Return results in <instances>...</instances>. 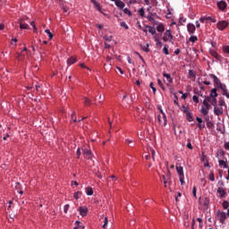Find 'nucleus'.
<instances>
[{"label":"nucleus","instance_id":"f257e3e1","mask_svg":"<svg viewBox=\"0 0 229 229\" xmlns=\"http://www.w3.org/2000/svg\"><path fill=\"white\" fill-rule=\"evenodd\" d=\"M212 98H217V89H211L210 95L203 100V105L200 112L204 116L208 115V110H210V104L212 103ZM210 103V104H209Z\"/></svg>","mask_w":229,"mask_h":229},{"label":"nucleus","instance_id":"f03ea898","mask_svg":"<svg viewBox=\"0 0 229 229\" xmlns=\"http://www.w3.org/2000/svg\"><path fill=\"white\" fill-rule=\"evenodd\" d=\"M227 217H228V216H226V213H225V212H223V211H217V212H216V218L218 219V221H219L222 225H225V223Z\"/></svg>","mask_w":229,"mask_h":229},{"label":"nucleus","instance_id":"7ed1b4c3","mask_svg":"<svg viewBox=\"0 0 229 229\" xmlns=\"http://www.w3.org/2000/svg\"><path fill=\"white\" fill-rule=\"evenodd\" d=\"M173 34L171 33V30H167L164 35H163V40L164 42H167L169 40L170 42H173Z\"/></svg>","mask_w":229,"mask_h":229},{"label":"nucleus","instance_id":"20e7f679","mask_svg":"<svg viewBox=\"0 0 229 229\" xmlns=\"http://www.w3.org/2000/svg\"><path fill=\"white\" fill-rule=\"evenodd\" d=\"M216 28L220 31H223V30H225V28H228V21H220L216 23Z\"/></svg>","mask_w":229,"mask_h":229},{"label":"nucleus","instance_id":"39448f33","mask_svg":"<svg viewBox=\"0 0 229 229\" xmlns=\"http://www.w3.org/2000/svg\"><path fill=\"white\" fill-rule=\"evenodd\" d=\"M209 76L214 81V86L216 87L217 89L219 88L220 85L223 84L221 83V81L219 80V78H217V76H216L215 74H209Z\"/></svg>","mask_w":229,"mask_h":229},{"label":"nucleus","instance_id":"423d86ee","mask_svg":"<svg viewBox=\"0 0 229 229\" xmlns=\"http://www.w3.org/2000/svg\"><path fill=\"white\" fill-rule=\"evenodd\" d=\"M79 212H80V215L82 216V217H85L87 216V215L89 214V208L84 206V207H80L79 208Z\"/></svg>","mask_w":229,"mask_h":229},{"label":"nucleus","instance_id":"0eeeda50","mask_svg":"<svg viewBox=\"0 0 229 229\" xmlns=\"http://www.w3.org/2000/svg\"><path fill=\"white\" fill-rule=\"evenodd\" d=\"M82 151L85 158H87L88 160L92 158V151L90 149L85 148L82 149Z\"/></svg>","mask_w":229,"mask_h":229},{"label":"nucleus","instance_id":"6e6552de","mask_svg":"<svg viewBox=\"0 0 229 229\" xmlns=\"http://www.w3.org/2000/svg\"><path fill=\"white\" fill-rule=\"evenodd\" d=\"M209 54L211 55V56H213V58H216V60L221 61L222 56L219 54H217L216 50L210 49Z\"/></svg>","mask_w":229,"mask_h":229},{"label":"nucleus","instance_id":"1a4fd4ad","mask_svg":"<svg viewBox=\"0 0 229 229\" xmlns=\"http://www.w3.org/2000/svg\"><path fill=\"white\" fill-rule=\"evenodd\" d=\"M114 4H115V6L120 8V10H123L124 7L126 6L124 2H123L122 0H114Z\"/></svg>","mask_w":229,"mask_h":229},{"label":"nucleus","instance_id":"9d476101","mask_svg":"<svg viewBox=\"0 0 229 229\" xmlns=\"http://www.w3.org/2000/svg\"><path fill=\"white\" fill-rule=\"evenodd\" d=\"M187 30H188V32L191 35H192L196 31V26H194V24H192V23H188Z\"/></svg>","mask_w":229,"mask_h":229},{"label":"nucleus","instance_id":"9b49d317","mask_svg":"<svg viewBox=\"0 0 229 229\" xmlns=\"http://www.w3.org/2000/svg\"><path fill=\"white\" fill-rule=\"evenodd\" d=\"M216 192L219 194L220 198H225L226 196V191L223 187H218Z\"/></svg>","mask_w":229,"mask_h":229},{"label":"nucleus","instance_id":"f8f14e48","mask_svg":"<svg viewBox=\"0 0 229 229\" xmlns=\"http://www.w3.org/2000/svg\"><path fill=\"white\" fill-rule=\"evenodd\" d=\"M157 31H158V33H164L165 31V26H164V23H158L157 25Z\"/></svg>","mask_w":229,"mask_h":229},{"label":"nucleus","instance_id":"ddd939ff","mask_svg":"<svg viewBox=\"0 0 229 229\" xmlns=\"http://www.w3.org/2000/svg\"><path fill=\"white\" fill-rule=\"evenodd\" d=\"M175 169H176L177 174H178L179 176H185L183 174V166L176 165Z\"/></svg>","mask_w":229,"mask_h":229},{"label":"nucleus","instance_id":"4468645a","mask_svg":"<svg viewBox=\"0 0 229 229\" xmlns=\"http://www.w3.org/2000/svg\"><path fill=\"white\" fill-rule=\"evenodd\" d=\"M217 6H218L219 10L224 11V10H226L227 4L225 1H221V2L217 3Z\"/></svg>","mask_w":229,"mask_h":229},{"label":"nucleus","instance_id":"2eb2a0df","mask_svg":"<svg viewBox=\"0 0 229 229\" xmlns=\"http://www.w3.org/2000/svg\"><path fill=\"white\" fill-rule=\"evenodd\" d=\"M164 78H166L167 85L169 86V83H173V77H171V74L166 73L165 72H163Z\"/></svg>","mask_w":229,"mask_h":229},{"label":"nucleus","instance_id":"dca6fc26","mask_svg":"<svg viewBox=\"0 0 229 229\" xmlns=\"http://www.w3.org/2000/svg\"><path fill=\"white\" fill-rule=\"evenodd\" d=\"M214 114L215 115H223V107L218 108L217 106H215Z\"/></svg>","mask_w":229,"mask_h":229},{"label":"nucleus","instance_id":"f3484780","mask_svg":"<svg viewBox=\"0 0 229 229\" xmlns=\"http://www.w3.org/2000/svg\"><path fill=\"white\" fill-rule=\"evenodd\" d=\"M218 164L220 167H223L224 169H228V164H226V160H218Z\"/></svg>","mask_w":229,"mask_h":229},{"label":"nucleus","instance_id":"a211bd4d","mask_svg":"<svg viewBox=\"0 0 229 229\" xmlns=\"http://www.w3.org/2000/svg\"><path fill=\"white\" fill-rule=\"evenodd\" d=\"M146 28L148 30V32H150L151 35H157V29L149 25H147Z\"/></svg>","mask_w":229,"mask_h":229},{"label":"nucleus","instance_id":"6ab92c4d","mask_svg":"<svg viewBox=\"0 0 229 229\" xmlns=\"http://www.w3.org/2000/svg\"><path fill=\"white\" fill-rule=\"evenodd\" d=\"M147 19H148V21L149 22H151V24H153L154 26H157V25L158 24V21H157L155 20V18H153V16H148Z\"/></svg>","mask_w":229,"mask_h":229},{"label":"nucleus","instance_id":"aec40b11","mask_svg":"<svg viewBox=\"0 0 229 229\" xmlns=\"http://www.w3.org/2000/svg\"><path fill=\"white\" fill-rule=\"evenodd\" d=\"M91 3L92 4H94L95 8H97L98 12H101V5L99 4V3H98V1L91 0Z\"/></svg>","mask_w":229,"mask_h":229},{"label":"nucleus","instance_id":"412c9836","mask_svg":"<svg viewBox=\"0 0 229 229\" xmlns=\"http://www.w3.org/2000/svg\"><path fill=\"white\" fill-rule=\"evenodd\" d=\"M20 30H30L28 23L20 22Z\"/></svg>","mask_w":229,"mask_h":229},{"label":"nucleus","instance_id":"4be33fe9","mask_svg":"<svg viewBox=\"0 0 229 229\" xmlns=\"http://www.w3.org/2000/svg\"><path fill=\"white\" fill-rule=\"evenodd\" d=\"M83 99L85 106H90V105H92V101L89 99L87 97H84Z\"/></svg>","mask_w":229,"mask_h":229},{"label":"nucleus","instance_id":"5701e85b","mask_svg":"<svg viewBox=\"0 0 229 229\" xmlns=\"http://www.w3.org/2000/svg\"><path fill=\"white\" fill-rule=\"evenodd\" d=\"M86 194L88 196H92V194H94V190H92V188H90V187H87L86 188Z\"/></svg>","mask_w":229,"mask_h":229},{"label":"nucleus","instance_id":"b1692460","mask_svg":"<svg viewBox=\"0 0 229 229\" xmlns=\"http://www.w3.org/2000/svg\"><path fill=\"white\" fill-rule=\"evenodd\" d=\"M161 114H163V119H164V126H167V116H165V113L161 109L160 110Z\"/></svg>","mask_w":229,"mask_h":229},{"label":"nucleus","instance_id":"393cba45","mask_svg":"<svg viewBox=\"0 0 229 229\" xmlns=\"http://www.w3.org/2000/svg\"><path fill=\"white\" fill-rule=\"evenodd\" d=\"M186 119L189 121V123H192V121H194V117H192L191 113H188V114H186Z\"/></svg>","mask_w":229,"mask_h":229},{"label":"nucleus","instance_id":"a878e982","mask_svg":"<svg viewBox=\"0 0 229 229\" xmlns=\"http://www.w3.org/2000/svg\"><path fill=\"white\" fill-rule=\"evenodd\" d=\"M67 64L69 65H72L73 64H76V59L74 57H70L68 60H67Z\"/></svg>","mask_w":229,"mask_h":229},{"label":"nucleus","instance_id":"bb28decb","mask_svg":"<svg viewBox=\"0 0 229 229\" xmlns=\"http://www.w3.org/2000/svg\"><path fill=\"white\" fill-rule=\"evenodd\" d=\"M206 21H210L211 22H217V20L216 17H211V16H206Z\"/></svg>","mask_w":229,"mask_h":229},{"label":"nucleus","instance_id":"cd10ccee","mask_svg":"<svg viewBox=\"0 0 229 229\" xmlns=\"http://www.w3.org/2000/svg\"><path fill=\"white\" fill-rule=\"evenodd\" d=\"M123 13H125L129 17H131V15H132L131 11H130V9H128V8L123 9Z\"/></svg>","mask_w":229,"mask_h":229},{"label":"nucleus","instance_id":"c85d7f7f","mask_svg":"<svg viewBox=\"0 0 229 229\" xmlns=\"http://www.w3.org/2000/svg\"><path fill=\"white\" fill-rule=\"evenodd\" d=\"M217 98V97H212V98H211V105L213 106H216L217 105V98Z\"/></svg>","mask_w":229,"mask_h":229},{"label":"nucleus","instance_id":"c756f323","mask_svg":"<svg viewBox=\"0 0 229 229\" xmlns=\"http://www.w3.org/2000/svg\"><path fill=\"white\" fill-rule=\"evenodd\" d=\"M222 207L225 210H226L229 207V202L228 200H225L223 203H222Z\"/></svg>","mask_w":229,"mask_h":229},{"label":"nucleus","instance_id":"7c9ffc66","mask_svg":"<svg viewBox=\"0 0 229 229\" xmlns=\"http://www.w3.org/2000/svg\"><path fill=\"white\" fill-rule=\"evenodd\" d=\"M198 40V37L197 36H191L189 38L190 42H192V44H194V42H197Z\"/></svg>","mask_w":229,"mask_h":229},{"label":"nucleus","instance_id":"2f4dec72","mask_svg":"<svg viewBox=\"0 0 229 229\" xmlns=\"http://www.w3.org/2000/svg\"><path fill=\"white\" fill-rule=\"evenodd\" d=\"M114 37L113 36H105L104 39L106 40V42H112Z\"/></svg>","mask_w":229,"mask_h":229},{"label":"nucleus","instance_id":"473e14b6","mask_svg":"<svg viewBox=\"0 0 229 229\" xmlns=\"http://www.w3.org/2000/svg\"><path fill=\"white\" fill-rule=\"evenodd\" d=\"M182 112L183 114H185L186 115L188 114H191V111H189V107L185 106H182Z\"/></svg>","mask_w":229,"mask_h":229},{"label":"nucleus","instance_id":"72a5a7b5","mask_svg":"<svg viewBox=\"0 0 229 229\" xmlns=\"http://www.w3.org/2000/svg\"><path fill=\"white\" fill-rule=\"evenodd\" d=\"M45 33H47V35H48L49 40H51L53 38V33H51V30H46Z\"/></svg>","mask_w":229,"mask_h":229},{"label":"nucleus","instance_id":"f704fd0d","mask_svg":"<svg viewBox=\"0 0 229 229\" xmlns=\"http://www.w3.org/2000/svg\"><path fill=\"white\" fill-rule=\"evenodd\" d=\"M120 26H121L122 28H124L125 30H130V27L128 26V24H126L125 21H122V22L120 23Z\"/></svg>","mask_w":229,"mask_h":229},{"label":"nucleus","instance_id":"c9c22d12","mask_svg":"<svg viewBox=\"0 0 229 229\" xmlns=\"http://www.w3.org/2000/svg\"><path fill=\"white\" fill-rule=\"evenodd\" d=\"M197 126H198L199 130H203V128H205V123H203V122L198 123Z\"/></svg>","mask_w":229,"mask_h":229},{"label":"nucleus","instance_id":"e433bc0d","mask_svg":"<svg viewBox=\"0 0 229 229\" xmlns=\"http://www.w3.org/2000/svg\"><path fill=\"white\" fill-rule=\"evenodd\" d=\"M208 203H210V199H208V197H206L204 199V207H208Z\"/></svg>","mask_w":229,"mask_h":229},{"label":"nucleus","instance_id":"4c0bfd02","mask_svg":"<svg viewBox=\"0 0 229 229\" xmlns=\"http://www.w3.org/2000/svg\"><path fill=\"white\" fill-rule=\"evenodd\" d=\"M163 53H165V55H169V47H167V45L164 47Z\"/></svg>","mask_w":229,"mask_h":229},{"label":"nucleus","instance_id":"58836bf2","mask_svg":"<svg viewBox=\"0 0 229 229\" xmlns=\"http://www.w3.org/2000/svg\"><path fill=\"white\" fill-rule=\"evenodd\" d=\"M189 76H190V78H196V73L194 72V71L190 70Z\"/></svg>","mask_w":229,"mask_h":229},{"label":"nucleus","instance_id":"ea45409f","mask_svg":"<svg viewBox=\"0 0 229 229\" xmlns=\"http://www.w3.org/2000/svg\"><path fill=\"white\" fill-rule=\"evenodd\" d=\"M108 225V217H105L104 225H102V228L106 229V225Z\"/></svg>","mask_w":229,"mask_h":229},{"label":"nucleus","instance_id":"a19ab883","mask_svg":"<svg viewBox=\"0 0 229 229\" xmlns=\"http://www.w3.org/2000/svg\"><path fill=\"white\" fill-rule=\"evenodd\" d=\"M222 96H225L227 98V99H229V92L228 89H225L224 91H222Z\"/></svg>","mask_w":229,"mask_h":229},{"label":"nucleus","instance_id":"79ce46f5","mask_svg":"<svg viewBox=\"0 0 229 229\" xmlns=\"http://www.w3.org/2000/svg\"><path fill=\"white\" fill-rule=\"evenodd\" d=\"M138 12H139L140 17H144L145 13H146V12L144 11V8H140Z\"/></svg>","mask_w":229,"mask_h":229},{"label":"nucleus","instance_id":"37998d69","mask_svg":"<svg viewBox=\"0 0 229 229\" xmlns=\"http://www.w3.org/2000/svg\"><path fill=\"white\" fill-rule=\"evenodd\" d=\"M209 180L210 182H216V177L214 175V173L209 174Z\"/></svg>","mask_w":229,"mask_h":229},{"label":"nucleus","instance_id":"c03bdc74","mask_svg":"<svg viewBox=\"0 0 229 229\" xmlns=\"http://www.w3.org/2000/svg\"><path fill=\"white\" fill-rule=\"evenodd\" d=\"M223 51H224V53H226L227 55H229V46H224Z\"/></svg>","mask_w":229,"mask_h":229},{"label":"nucleus","instance_id":"a18cd8bd","mask_svg":"<svg viewBox=\"0 0 229 229\" xmlns=\"http://www.w3.org/2000/svg\"><path fill=\"white\" fill-rule=\"evenodd\" d=\"M218 89H220L222 90V92L228 89H226L225 84H221Z\"/></svg>","mask_w":229,"mask_h":229},{"label":"nucleus","instance_id":"49530a36","mask_svg":"<svg viewBox=\"0 0 229 229\" xmlns=\"http://www.w3.org/2000/svg\"><path fill=\"white\" fill-rule=\"evenodd\" d=\"M218 105H219V106H225V99H223V98L219 99Z\"/></svg>","mask_w":229,"mask_h":229},{"label":"nucleus","instance_id":"de8ad7c7","mask_svg":"<svg viewBox=\"0 0 229 229\" xmlns=\"http://www.w3.org/2000/svg\"><path fill=\"white\" fill-rule=\"evenodd\" d=\"M192 99H193V102H194V103H199V98H198V96H196V95L193 96V97H192Z\"/></svg>","mask_w":229,"mask_h":229},{"label":"nucleus","instance_id":"09e8293b","mask_svg":"<svg viewBox=\"0 0 229 229\" xmlns=\"http://www.w3.org/2000/svg\"><path fill=\"white\" fill-rule=\"evenodd\" d=\"M197 191H198V189L196 188V186H194L192 189V194H193L194 198H197V196H196Z\"/></svg>","mask_w":229,"mask_h":229},{"label":"nucleus","instance_id":"8fccbe9b","mask_svg":"<svg viewBox=\"0 0 229 229\" xmlns=\"http://www.w3.org/2000/svg\"><path fill=\"white\" fill-rule=\"evenodd\" d=\"M72 121H73V123H76V113L75 112H73L72 114Z\"/></svg>","mask_w":229,"mask_h":229},{"label":"nucleus","instance_id":"3c124183","mask_svg":"<svg viewBox=\"0 0 229 229\" xmlns=\"http://www.w3.org/2000/svg\"><path fill=\"white\" fill-rule=\"evenodd\" d=\"M104 46H105V49H110V47H112V46L108 42H105Z\"/></svg>","mask_w":229,"mask_h":229},{"label":"nucleus","instance_id":"603ef678","mask_svg":"<svg viewBox=\"0 0 229 229\" xmlns=\"http://www.w3.org/2000/svg\"><path fill=\"white\" fill-rule=\"evenodd\" d=\"M149 87H150V89H152L153 93L156 94L157 93V89L155 87H153V82H150Z\"/></svg>","mask_w":229,"mask_h":229},{"label":"nucleus","instance_id":"864d4df0","mask_svg":"<svg viewBox=\"0 0 229 229\" xmlns=\"http://www.w3.org/2000/svg\"><path fill=\"white\" fill-rule=\"evenodd\" d=\"M183 178H185V176L179 175V180H180L182 185H183V183H185V181H183Z\"/></svg>","mask_w":229,"mask_h":229},{"label":"nucleus","instance_id":"5fc2aeb1","mask_svg":"<svg viewBox=\"0 0 229 229\" xmlns=\"http://www.w3.org/2000/svg\"><path fill=\"white\" fill-rule=\"evenodd\" d=\"M143 51H145V53H149V45L147 44V46L143 47Z\"/></svg>","mask_w":229,"mask_h":229},{"label":"nucleus","instance_id":"6e6d98bb","mask_svg":"<svg viewBox=\"0 0 229 229\" xmlns=\"http://www.w3.org/2000/svg\"><path fill=\"white\" fill-rule=\"evenodd\" d=\"M212 126H214V123L212 122H210V121H208L207 122V127L208 128H212Z\"/></svg>","mask_w":229,"mask_h":229},{"label":"nucleus","instance_id":"4d7b16f0","mask_svg":"<svg viewBox=\"0 0 229 229\" xmlns=\"http://www.w3.org/2000/svg\"><path fill=\"white\" fill-rule=\"evenodd\" d=\"M157 85H159V87H161L164 90V83L160 81V79L157 80Z\"/></svg>","mask_w":229,"mask_h":229},{"label":"nucleus","instance_id":"13d9d810","mask_svg":"<svg viewBox=\"0 0 229 229\" xmlns=\"http://www.w3.org/2000/svg\"><path fill=\"white\" fill-rule=\"evenodd\" d=\"M68 210H69V204H66V205L64 207V214H67Z\"/></svg>","mask_w":229,"mask_h":229},{"label":"nucleus","instance_id":"bf43d9fd","mask_svg":"<svg viewBox=\"0 0 229 229\" xmlns=\"http://www.w3.org/2000/svg\"><path fill=\"white\" fill-rule=\"evenodd\" d=\"M186 147L188 148V149H193L192 144L191 143V141H188Z\"/></svg>","mask_w":229,"mask_h":229},{"label":"nucleus","instance_id":"052dcab7","mask_svg":"<svg viewBox=\"0 0 229 229\" xmlns=\"http://www.w3.org/2000/svg\"><path fill=\"white\" fill-rule=\"evenodd\" d=\"M150 153H151V157H152L153 160H155V149L151 148Z\"/></svg>","mask_w":229,"mask_h":229},{"label":"nucleus","instance_id":"680f3d73","mask_svg":"<svg viewBox=\"0 0 229 229\" xmlns=\"http://www.w3.org/2000/svg\"><path fill=\"white\" fill-rule=\"evenodd\" d=\"M218 187H223L225 185V182H223L222 180L218 181L217 182Z\"/></svg>","mask_w":229,"mask_h":229},{"label":"nucleus","instance_id":"e2e57ef3","mask_svg":"<svg viewBox=\"0 0 229 229\" xmlns=\"http://www.w3.org/2000/svg\"><path fill=\"white\" fill-rule=\"evenodd\" d=\"M189 96V94H187V93H182V99H187V97Z\"/></svg>","mask_w":229,"mask_h":229},{"label":"nucleus","instance_id":"0e129e2a","mask_svg":"<svg viewBox=\"0 0 229 229\" xmlns=\"http://www.w3.org/2000/svg\"><path fill=\"white\" fill-rule=\"evenodd\" d=\"M224 148H225V149H228L229 150V142H225L224 144Z\"/></svg>","mask_w":229,"mask_h":229},{"label":"nucleus","instance_id":"69168bd1","mask_svg":"<svg viewBox=\"0 0 229 229\" xmlns=\"http://www.w3.org/2000/svg\"><path fill=\"white\" fill-rule=\"evenodd\" d=\"M126 144H133V140L127 139L125 140Z\"/></svg>","mask_w":229,"mask_h":229},{"label":"nucleus","instance_id":"338daca9","mask_svg":"<svg viewBox=\"0 0 229 229\" xmlns=\"http://www.w3.org/2000/svg\"><path fill=\"white\" fill-rule=\"evenodd\" d=\"M207 21V18L206 17H201L199 19V21L202 22V23H205V21Z\"/></svg>","mask_w":229,"mask_h":229},{"label":"nucleus","instance_id":"774afa93","mask_svg":"<svg viewBox=\"0 0 229 229\" xmlns=\"http://www.w3.org/2000/svg\"><path fill=\"white\" fill-rule=\"evenodd\" d=\"M196 121H197L198 123H203V119H201L199 116H197V117H196Z\"/></svg>","mask_w":229,"mask_h":229}]
</instances>
